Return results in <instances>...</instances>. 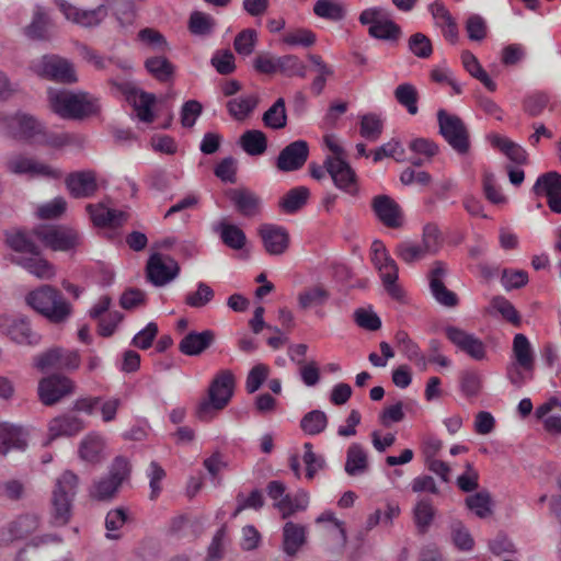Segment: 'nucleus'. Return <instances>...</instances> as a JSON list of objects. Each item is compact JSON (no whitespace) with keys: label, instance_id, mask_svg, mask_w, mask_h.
Masks as SVG:
<instances>
[{"label":"nucleus","instance_id":"f257e3e1","mask_svg":"<svg viewBox=\"0 0 561 561\" xmlns=\"http://www.w3.org/2000/svg\"><path fill=\"white\" fill-rule=\"evenodd\" d=\"M28 307L53 324L65 323L72 314V306L56 287L44 284L25 296Z\"/></svg>","mask_w":561,"mask_h":561},{"label":"nucleus","instance_id":"f03ea898","mask_svg":"<svg viewBox=\"0 0 561 561\" xmlns=\"http://www.w3.org/2000/svg\"><path fill=\"white\" fill-rule=\"evenodd\" d=\"M49 102L51 110L67 119L81 121L96 115L101 110L99 99L83 91H49Z\"/></svg>","mask_w":561,"mask_h":561},{"label":"nucleus","instance_id":"7ed1b4c3","mask_svg":"<svg viewBox=\"0 0 561 561\" xmlns=\"http://www.w3.org/2000/svg\"><path fill=\"white\" fill-rule=\"evenodd\" d=\"M234 376L230 370H220L208 387V400L199 402L196 409V416L206 421L211 417L213 411H220L225 409L234 390Z\"/></svg>","mask_w":561,"mask_h":561},{"label":"nucleus","instance_id":"20e7f679","mask_svg":"<svg viewBox=\"0 0 561 561\" xmlns=\"http://www.w3.org/2000/svg\"><path fill=\"white\" fill-rule=\"evenodd\" d=\"M78 482V476L70 470L56 480L51 496V517L56 525L64 526L70 520Z\"/></svg>","mask_w":561,"mask_h":561},{"label":"nucleus","instance_id":"39448f33","mask_svg":"<svg viewBox=\"0 0 561 561\" xmlns=\"http://www.w3.org/2000/svg\"><path fill=\"white\" fill-rule=\"evenodd\" d=\"M438 133L446 142L460 156L470 150V134L463 121L446 110L437 112Z\"/></svg>","mask_w":561,"mask_h":561},{"label":"nucleus","instance_id":"423d86ee","mask_svg":"<svg viewBox=\"0 0 561 561\" xmlns=\"http://www.w3.org/2000/svg\"><path fill=\"white\" fill-rule=\"evenodd\" d=\"M31 233L53 251L68 252L77 249L82 242L79 231L68 226L39 225L34 227Z\"/></svg>","mask_w":561,"mask_h":561},{"label":"nucleus","instance_id":"0eeeda50","mask_svg":"<svg viewBox=\"0 0 561 561\" xmlns=\"http://www.w3.org/2000/svg\"><path fill=\"white\" fill-rule=\"evenodd\" d=\"M358 21L363 25H369L368 34L376 39L397 42L402 35L400 25L392 21L381 7L362 11Z\"/></svg>","mask_w":561,"mask_h":561},{"label":"nucleus","instance_id":"6e6552de","mask_svg":"<svg viewBox=\"0 0 561 561\" xmlns=\"http://www.w3.org/2000/svg\"><path fill=\"white\" fill-rule=\"evenodd\" d=\"M31 70L43 79L65 84L78 81L73 65L57 55H44L39 59L33 60Z\"/></svg>","mask_w":561,"mask_h":561},{"label":"nucleus","instance_id":"1a4fd4ad","mask_svg":"<svg viewBox=\"0 0 561 561\" xmlns=\"http://www.w3.org/2000/svg\"><path fill=\"white\" fill-rule=\"evenodd\" d=\"M131 467L127 458L117 456L114 458L108 476L94 484L91 495L99 501L112 499L122 483L130 476Z\"/></svg>","mask_w":561,"mask_h":561},{"label":"nucleus","instance_id":"9d476101","mask_svg":"<svg viewBox=\"0 0 561 561\" xmlns=\"http://www.w3.org/2000/svg\"><path fill=\"white\" fill-rule=\"evenodd\" d=\"M110 83L125 95L126 101L137 112L139 121L144 123H152L154 121L152 106L156 104L157 98L153 93L138 89L129 81L118 82L111 79Z\"/></svg>","mask_w":561,"mask_h":561},{"label":"nucleus","instance_id":"9b49d317","mask_svg":"<svg viewBox=\"0 0 561 561\" xmlns=\"http://www.w3.org/2000/svg\"><path fill=\"white\" fill-rule=\"evenodd\" d=\"M179 263L170 255L152 253L146 264V278L156 287H162L175 279L180 274Z\"/></svg>","mask_w":561,"mask_h":561},{"label":"nucleus","instance_id":"f8f14e48","mask_svg":"<svg viewBox=\"0 0 561 561\" xmlns=\"http://www.w3.org/2000/svg\"><path fill=\"white\" fill-rule=\"evenodd\" d=\"M75 382L62 374H51L38 382V398L46 407L58 403L62 398L75 392Z\"/></svg>","mask_w":561,"mask_h":561},{"label":"nucleus","instance_id":"ddd939ff","mask_svg":"<svg viewBox=\"0 0 561 561\" xmlns=\"http://www.w3.org/2000/svg\"><path fill=\"white\" fill-rule=\"evenodd\" d=\"M0 333L10 337L16 344L35 346L39 344L42 335L32 330L27 317L0 316Z\"/></svg>","mask_w":561,"mask_h":561},{"label":"nucleus","instance_id":"4468645a","mask_svg":"<svg viewBox=\"0 0 561 561\" xmlns=\"http://www.w3.org/2000/svg\"><path fill=\"white\" fill-rule=\"evenodd\" d=\"M371 210L376 218L387 228L399 229L404 216L401 206L389 195H376L371 199Z\"/></svg>","mask_w":561,"mask_h":561},{"label":"nucleus","instance_id":"2eb2a0df","mask_svg":"<svg viewBox=\"0 0 561 561\" xmlns=\"http://www.w3.org/2000/svg\"><path fill=\"white\" fill-rule=\"evenodd\" d=\"M447 275V266L442 261H435L428 273L430 289L435 300L447 308H455L459 304L456 293L449 290L444 283Z\"/></svg>","mask_w":561,"mask_h":561},{"label":"nucleus","instance_id":"dca6fc26","mask_svg":"<svg viewBox=\"0 0 561 561\" xmlns=\"http://www.w3.org/2000/svg\"><path fill=\"white\" fill-rule=\"evenodd\" d=\"M537 196H546L547 204L551 211L561 214V174L557 171H549L538 176L533 186Z\"/></svg>","mask_w":561,"mask_h":561},{"label":"nucleus","instance_id":"f3484780","mask_svg":"<svg viewBox=\"0 0 561 561\" xmlns=\"http://www.w3.org/2000/svg\"><path fill=\"white\" fill-rule=\"evenodd\" d=\"M55 2L67 20L83 27L98 26L107 15V8L104 4L92 10H81L66 0H55Z\"/></svg>","mask_w":561,"mask_h":561},{"label":"nucleus","instance_id":"a211bd4d","mask_svg":"<svg viewBox=\"0 0 561 561\" xmlns=\"http://www.w3.org/2000/svg\"><path fill=\"white\" fill-rule=\"evenodd\" d=\"M324 167L337 188L352 193L351 188L357 183V175L345 157L328 156Z\"/></svg>","mask_w":561,"mask_h":561},{"label":"nucleus","instance_id":"6ab92c4d","mask_svg":"<svg viewBox=\"0 0 561 561\" xmlns=\"http://www.w3.org/2000/svg\"><path fill=\"white\" fill-rule=\"evenodd\" d=\"M308 157V142L302 139L295 140L280 150L276 159V167L283 172L297 171L305 165Z\"/></svg>","mask_w":561,"mask_h":561},{"label":"nucleus","instance_id":"aec40b11","mask_svg":"<svg viewBox=\"0 0 561 561\" xmlns=\"http://www.w3.org/2000/svg\"><path fill=\"white\" fill-rule=\"evenodd\" d=\"M444 331L455 346L473 359L481 360L485 357L484 343L473 334L454 325H447Z\"/></svg>","mask_w":561,"mask_h":561},{"label":"nucleus","instance_id":"412c9836","mask_svg":"<svg viewBox=\"0 0 561 561\" xmlns=\"http://www.w3.org/2000/svg\"><path fill=\"white\" fill-rule=\"evenodd\" d=\"M263 247L270 255H282L289 248V233L286 228L274 224H263L259 228Z\"/></svg>","mask_w":561,"mask_h":561},{"label":"nucleus","instance_id":"4be33fe9","mask_svg":"<svg viewBox=\"0 0 561 561\" xmlns=\"http://www.w3.org/2000/svg\"><path fill=\"white\" fill-rule=\"evenodd\" d=\"M54 21L42 5H35L31 23L23 27V34L31 41L49 42L53 38Z\"/></svg>","mask_w":561,"mask_h":561},{"label":"nucleus","instance_id":"5701e85b","mask_svg":"<svg viewBox=\"0 0 561 561\" xmlns=\"http://www.w3.org/2000/svg\"><path fill=\"white\" fill-rule=\"evenodd\" d=\"M85 209L94 226L100 228H118L128 219L127 213L105 207L103 204H88Z\"/></svg>","mask_w":561,"mask_h":561},{"label":"nucleus","instance_id":"b1692460","mask_svg":"<svg viewBox=\"0 0 561 561\" xmlns=\"http://www.w3.org/2000/svg\"><path fill=\"white\" fill-rule=\"evenodd\" d=\"M84 428V421L76 415L64 414L54 417L48 425V438L44 444L49 445L53 440L58 437L75 436Z\"/></svg>","mask_w":561,"mask_h":561},{"label":"nucleus","instance_id":"393cba45","mask_svg":"<svg viewBox=\"0 0 561 561\" xmlns=\"http://www.w3.org/2000/svg\"><path fill=\"white\" fill-rule=\"evenodd\" d=\"M215 339L211 330L191 331L179 343V351L186 356H199L214 344Z\"/></svg>","mask_w":561,"mask_h":561},{"label":"nucleus","instance_id":"a878e982","mask_svg":"<svg viewBox=\"0 0 561 561\" xmlns=\"http://www.w3.org/2000/svg\"><path fill=\"white\" fill-rule=\"evenodd\" d=\"M66 186L75 198L91 197L98 190L96 179L93 172H72L66 178Z\"/></svg>","mask_w":561,"mask_h":561},{"label":"nucleus","instance_id":"bb28decb","mask_svg":"<svg viewBox=\"0 0 561 561\" xmlns=\"http://www.w3.org/2000/svg\"><path fill=\"white\" fill-rule=\"evenodd\" d=\"M4 244L16 253L37 255L41 247L31 238L23 228L7 229L3 231Z\"/></svg>","mask_w":561,"mask_h":561},{"label":"nucleus","instance_id":"cd10ccee","mask_svg":"<svg viewBox=\"0 0 561 561\" xmlns=\"http://www.w3.org/2000/svg\"><path fill=\"white\" fill-rule=\"evenodd\" d=\"M10 261L41 279H50L56 273L55 266L44 259L42 253L37 255L11 256Z\"/></svg>","mask_w":561,"mask_h":561},{"label":"nucleus","instance_id":"c85d7f7f","mask_svg":"<svg viewBox=\"0 0 561 561\" xmlns=\"http://www.w3.org/2000/svg\"><path fill=\"white\" fill-rule=\"evenodd\" d=\"M227 196L237 211L244 217H254L260 211V197L248 188H230Z\"/></svg>","mask_w":561,"mask_h":561},{"label":"nucleus","instance_id":"c756f323","mask_svg":"<svg viewBox=\"0 0 561 561\" xmlns=\"http://www.w3.org/2000/svg\"><path fill=\"white\" fill-rule=\"evenodd\" d=\"M380 271V277L386 291L396 300L403 298V290L397 285L399 267L396 261L387 254L380 260V265H375Z\"/></svg>","mask_w":561,"mask_h":561},{"label":"nucleus","instance_id":"7c9ffc66","mask_svg":"<svg viewBox=\"0 0 561 561\" xmlns=\"http://www.w3.org/2000/svg\"><path fill=\"white\" fill-rule=\"evenodd\" d=\"M306 527L287 522L283 527V550L289 557H295L306 543Z\"/></svg>","mask_w":561,"mask_h":561},{"label":"nucleus","instance_id":"2f4dec72","mask_svg":"<svg viewBox=\"0 0 561 561\" xmlns=\"http://www.w3.org/2000/svg\"><path fill=\"white\" fill-rule=\"evenodd\" d=\"M27 446L25 434L19 426L0 424V454L5 455L10 449L24 450Z\"/></svg>","mask_w":561,"mask_h":561},{"label":"nucleus","instance_id":"473e14b6","mask_svg":"<svg viewBox=\"0 0 561 561\" xmlns=\"http://www.w3.org/2000/svg\"><path fill=\"white\" fill-rule=\"evenodd\" d=\"M513 353L515 363H518L523 369L529 374V377L534 376L535 356L531 350V345L526 335L518 333L513 340Z\"/></svg>","mask_w":561,"mask_h":561},{"label":"nucleus","instance_id":"72a5a7b5","mask_svg":"<svg viewBox=\"0 0 561 561\" xmlns=\"http://www.w3.org/2000/svg\"><path fill=\"white\" fill-rule=\"evenodd\" d=\"M8 170L14 174H42L53 178L60 176L59 171L51 170L48 165L39 164L25 157H15L8 161Z\"/></svg>","mask_w":561,"mask_h":561},{"label":"nucleus","instance_id":"f704fd0d","mask_svg":"<svg viewBox=\"0 0 561 561\" xmlns=\"http://www.w3.org/2000/svg\"><path fill=\"white\" fill-rule=\"evenodd\" d=\"M310 191L306 186H297L289 190L278 202V207L285 214H295L301 210L308 203Z\"/></svg>","mask_w":561,"mask_h":561},{"label":"nucleus","instance_id":"c9c22d12","mask_svg":"<svg viewBox=\"0 0 561 561\" xmlns=\"http://www.w3.org/2000/svg\"><path fill=\"white\" fill-rule=\"evenodd\" d=\"M214 230L219 233L221 242L232 249L241 250L247 243V236L241 228L225 220L220 221Z\"/></svg>","mask_w":561,"mask_h":561},{"label":"nucleus","instance_id":"e433bc0d","mask_svg":"<svg viewBox=\"0 0 561 561\" xmlns=\"http://www.w3.org/2000/svg\"><path fill=\"white\" fill-rule=\"evenodd\" d=\"M39 525L38 516L35 514H22L9 523L8 533L10 540L23 539L34 533Z\"/></svg>","mask_w":561,"mask_h":561},{"label":"nucleus","instance_id":"4c0bfd02","mask_svg":"<svg viewBox=\"0 0 561 561\" xmlns=\"http://www.w3.org/2000/svg\"><path fill=\"white\" fill-rule=\"evenodd\" d=\"M145 68L159 82H169L173 79L175 67L164 56H153L145 60Z\"/></svg>","mask_w":561,"mask_h":561},{"label":"nucleus","instance_id":"58836bf2","mask_svg":"<svg viewBox=\"0 0 561 561\" xmlns=\"http://www.w3.org/2000/svg\"><path fill=\"white\" fill-rule=\"evenodd\" d=\"M344 469L352 477L363 474L368 470V457L359 444L354 443L348 447Z\"/></svg>","mask_w":561,"mask_h":561},{"label":"nucleus","instance_id":"ea45409f","mask_svg":"<svg viewBox=\"0 0 561 561\" xmlns=\"http://www.w3.org/2000/svg\"><path fill=\"white\" fill-rule=\"evenodd\" d=\"M239 145L249 156H261L267 149V137L262 130L249 129L240 136Z\"/></svg>","mask_w":561,"mask_h":561},{"label":"nucleus","instance_id":"a19ab883","mask_svg":"<svg viewBox=\"0 0 561 561\" xmlns=\"http://www.w3.org/2000/svg\"><path fill=\"white\" fill-rule=\"evenodd\" d=\"M436 511L430 499L420 500L413 508V522L419 535L428 533L434 520Z\"/></svg>","mask_w":561,"mask_h":561},{"label":"nucleus","instance_id":"79ce46f5","mask_svg":"<svg viewBox=\"0 0 561 561\" xmlns=\"http://www.w3.org/2000/svg\"><path fill=\"white\" fill-rule=\"evenodd\" d=\"M259 98L256 95H248L231 99L227 102V111L236 121H244L257 106Z\"/></svg>","mask_w":561,"mask_h":561},{"label":"nucleus","instance_id":"37998d69","mask_svg":"<svg viewBox=\"0 0 561 561\" xmlns=\"http://www.w3.org/2000/svg\"><path fill=\"white\" fill-rule=\"evenodd\" d=\"M262 121L265 127L271 129H283L287 125V112L285 100L278 98L274 104L264 112Z\"/></svg>","mask_w":561,"mask_h":561},{"label":"nucleus","instance_id":"c03bdc74","mask_svg":"<svg viewBox=\"0 0 561 561\" xmlns=\"http://www.w3.org/2000/svg\"><path fill=\"white\" fill-rule=\"evenodd\" d=\"M397 102L407 108L408 113L415 115L419 111V92L412 83H401L393 92Z\"/></svg>","mask_w":561,"mask_h":561},{"label":"nucleus","instance_id":"a18cd8bd","mask_svg":"<svg viewBox=\"0 0 561 561\" xmlns=\"http://www.w3.org/2000/svg\"><path fill=\"white\" fill-rule=\"evenodd\" d=\"M328 416L321 410H312L306 413L300 420V428L308 435H318L328 426Z\"/></svg>","mask_w":561,"mask_h":561},{"label":"nucleus","instance_id":"49530a36","mask_svg":"<svg viewBox=\"0 0 561 561\" xmlns=\"http://www.w3.org/2000/svg\"><path fill=\"white\" fill-rule=\"evenodd\" d=\"M277 72L285 77H306V65L296 55L276 57Z\"/></svg>","mask_w":561,"mask_h":561},{"label":"nucleus","instance_id":"de8ad7c7","mask_svg":"<svg viewBox=\"0 0 561 561\" xmlns=\"http://www.w3.org/2000/svg\"><path fill=\"white\" fill-rule=\"evenodd\" d=\"M330 298V293L323 286L305 289L298 295V306L307 310L314 306H323Z\"/></svg>","mask_w":561,"mask_h":561},{"label":"nucleus","instance_id":"09e8293b","mask_svg":"<svg viewBox=\"0 0 561 561\" xmlns=\"http://www.w3.org/2000/svg\"><path fill=\"white\" fill-rule=\"evenodd\" d=\"M104 444L96 435H88L79 446V456L82 460L96 463L101 460Z\"/></svg>","mask_w":561,"mask_h":561},{"label":"nucleus","instance_id":"8fccbe9b","mask_svg":"<svg viewBox=\"0 0 561 561\" xmlns=\"http://www.w3.org/2000/svg\"><path fill=\"white\" fill-rule=\"evenodd\" d=\"M492 504L491 494L486 490L477 492L466 499L467 507L480 518H485L492 514Z\"/></svg>","mask_w":561,"mask_h":561},{"label":"nucleus","instance_id":"3c124183","mask_svg":"<svg viewBox=\"0 0 561 561\" xmlns=\"http://www.w3.org/2000/svg\"><path fill=\"white\" fill-rule=\"evenodd\" d=\"M313 12L317 16L331 21H342L346 16L344 5L332 0H318Z\"/></svg>","mask_w":561,"mask_h":561},{"label":"nucleus","instance_id":"603ef678","mask_svg":"<svg viewBox=\"0 0 561 561\" xmlns=\"http://www.w3.org/2000/svg\"><path fill=\"white\" fill-rule=\"evenodd\" d=\"M450 535L455 547L461 551H471L474 547V540L468 528L460 520H454L450 524Z\"/></svg>","mask_w":561,"mask_h":561},{"label":"nucleus","instance_id":"864d4df0","mask_svg":"<svg viewBox=\"0 0 561 561\" xmlns=\"http://www.w3.org/2000/svg\"><path fill=\"white\" fill-rule=\"evenodd\" d=\"M491 306L495 309L507 322L514 327H520L522 318L514 305L503 296H495L491 300Z\"/></svg>","mask_w":561,"mask_h":561},{"label":"nucleus","instance_id":"5fc2aeb1","mask_svg":"<svg viewBox=\"0 0 561 561\" xmlns=\"http://www.w3.org/2000/svg\"><path fill=\"white\" fill-rule=\"evenodd\" d=\"M382 121L374 113L360 117V136L369 141H376L382 134Z\"/></svg>","mask_w":561,"mask_h":561},{"label":"nucleus","instance_id":"6e6d98bb","mask_svg":"<svg viewBox=\"0 0 561 561\" xmlns=\"http://www.w3.org/2000/svg\"><path fill=\"white\" fill-rule=\"evenodd\" d=\"M215 20L201 11H194L190 15L188 30L194 35H209L215 27Z\"/></svg>","mask_w":561,"mask_h":561},{"label":"nucleus","instance_id":"4d7b16f0","mask_svg":"<svg viewBox=\"0 0 561 561\" xmlns=\"http://www.w3.org/2000/svg\"><path fill=\"white\" fill-rule=\"evenodd\" d=\"M394 253L407 264H413L427 254L422 244H413L411 241L399 242L396 245Z\"/></svg>","mask_w":561,"mask_h":561},{"label":"nucleus","instance_id":"13d9d810","mask_svg":"<svg viewBox=\"0 0 561 561\" xmlns=\"http://www.w3.org/2000/svg\"><path fill=\"white\" fill-rule=\"evenodd\" d=\"M215 297L213 288L204 282L197 284L195 291L185 295L184 302L192 308H203Z\"/></svg>","mask_w":561,"mask_h":561},{"label":"nucleus","instance_id":"bf43d9fd","mask_svg":"<svg viewBox=\"0 0 561 561\" xmlns=\"http://www.w3.org/2000/svg\"><path fill=\"white\" fill-rule=\"evenodd\" d=\"M383 158H393L398 162L405 160V150L400 140L392 138L389 142L383 144L374 151V162H379Z\"/></svg>","mask_w":561,"mask_h":561},{"label":"nucleus","instance_id":"052dcab7","mask_svg":"<svg viewBox=\"0 0 561 561\" xmlns=\"http://www.w3.org/2000/svg\"><path fill=\"white\" fill-rule=\"evenodd\" d=\"M234 60L230 49H219L213 55L210 64L219 75L228 76L236 71Z\"/></svg>","mask_w":561,"mask_h":561},{"label":"nucleus","instance_id":"680f3d73","mask_svg":"<svg viewBox=\"0 0 561 561\" xmlns=\"http://www.w3.org/2000/svg\"><path fill=\"white\" fill-rule=\"evenodd\" d=\"M26 496L25 484L18 479L0 481V497L11 502H18Z\"/></svg>","mask_w":561,"mask_h":561},{"label":"nucleus","instance_id":"e2e57ef3","mask_svg":"<svg viewBox=\"0 0 561 561\" xmlns=\"http://www.w3.org/2000/svg\"><path fill=\"white\" fill-rule=\"evenodd\" d=\"M313 446L307 442L304 444L305 454L302 460L306 465V478L311 480L319 470L325 467V460L321 455H317L312 450Z\"/></svg>","mask_w":561,"mask_h":561},{"label":"nucleus","instance_id":"0e129e2a","mask_svg":"<svg viewBox=\"0 0 561 561\" xmlns=\"http://www.w3.org/2000/svg\"><path fill=\"white\" fill-rule=\"evenodd\" d=\"M550 98L546 92H534L523 100V108L531 117H536L542 113L549 103Z\"/></svg>","mask_w":561,"mask_h":561},{"label":"nucleus","instance_id":"69168bd1","mask_svg":"<svg viewBox=\"0 0 561 561\" xmlns=\"http://www.w3.org/2000/svg\"><path fill=\"white\" fill-rule=\"evenodd\" d=\"M256 41V31L253 28H245L234 37L233 48L238 54L249 56L253 53Z\"/></svg>","mask_w":561,"mask_h":561},{"label":"nucleus","instance_id":"338daca9","mask_svg":"<svg viewBox=\"0 0 561 561\" xmlns=\"http://www.w3.org/2000/svg\"><path fill=\"white\" fill-rule=\"evenodd\" d=\"M410 51L419 58H428L433 53L431 39L423 33H414L408 41Z\"/></svg>","mask_w":561,"mask_h":561},{"label":"nucleus","instance_id":"774afa93","mask_svg":"<svg viewBox=\"0 0 561 561\" xmlns=\"http://www.w3.org/2000/svg\"><path fill=\"white\" fill-rule=\"evenodd\" d=\"M481 388V376L477 371L465 370L460 374V390L466 397H477Z\"/></svg>","mask_w":561,"mask_h":561}]
</instances>
